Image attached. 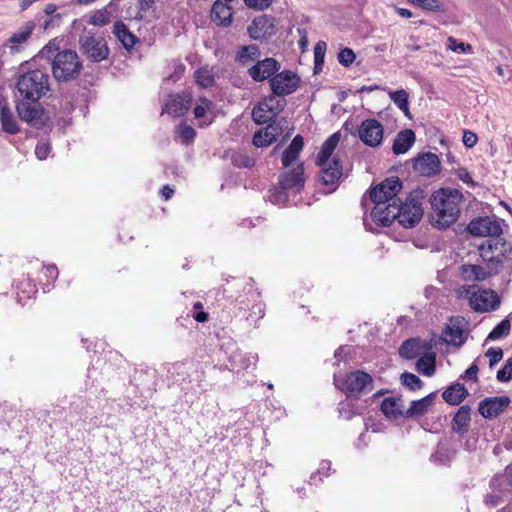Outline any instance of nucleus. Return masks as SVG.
I'll list each match as a JSON object with an SVG mask.
<instances>
[{
    "label": "nucleus",
    "instance_id": "nucleus-1",
    "mask_svg": "<svg viewBox=\"0 0 512 512\" xmlns=\"http://www.w3.org/2000/svg\"><path fill=\"white\" fill-rule=\"evenodd\" d=\"M41 58L52 61V73L60 82L76 79L82 70V63L78 54L73 50H59L56 40L50 41L39 52Z\"/></svg>",
    "mask_w": 512,
    "mask_h": 512
},
{
    "label": "nucleus",
    "instance_id": "nucleus-2",
    "mask_svg": "<svg viewBox=\"0 0 512 512\" xmlns=\"http://www.w3.org/2000/svg\"><path fill=\"white\" fill-rule=\"evenodd\" d=\"M339 132L332 134L323 144L317 155L316 164L320 167V181L325 186L324 192L329 194L336 189V185L342 177V165L334 154L340 142Z\"/></svg>",
    "mask_w": 512,
    "mask_h": 512
},
{
    "label": "nucleus",
    "instance_id": "nucleus-3",
    "mask_svg": "<svg viewBox=\"0 0 512 512\" xmlns=\"http://www.w3.org/2000/svg\"><path fill=\"white\" fill-rule=\"evenodd\" d=\"M462 200L463 195L457 189L441 188L435 191L430 198L433 224L443 229L456 222Z\"/></svg>",
    "mask_w": 512,
    "mask_h": 512
},
{
    "label": "nucleus",
    "instance_id": "nucleus-4",
    "mask_svg": "<svg viewBox=\"0 0 512 512\" xmlns=\"http://www.w3.org/2000/svg\"><path fill=\"white\" fill-rule=\"evenodd\" d=\"M425 198L423 190L416 189L410 192L405 201L399 200L395 206H392L391 211H388L382 226H389L395 220L405 228H412L416 226L422 219L424 210L422 201Z\"/></svg>",
    "mask_w": 512,
    "mask_h": 512
},
{
    "label": "nucleus",
    "instance_id": "nucleus-5",
    "mask_svg": "<svg viewBox=\"0 0 512 512\" xmlns=\"http://www.w3.org/2000/svg\"><path fill=\"white\" fill-rule=\"evenodd\" d=\"M303 145V138L297 135L282 154V164L286 171L280 175L279 185L283 190L299 192L304 185L303 165L298 163Z\"/></svg>",
    "mask_w": 512,
    "mask_h": 512
},
{
    "label": "nucleus",
    "instance_id": "nucleus-6",
    "mask_svg": "<svg viewBox=\"0 0 512 512\" xmlns=\"http://www.w3.org/2000/svg\"><path fill=\"white\" fill-rule=\"evenodd\" d=\"M401 189L402 183L400 179L391 177L385 179L371 190L370 197L374 203L371 217L374 222L381 225L384 221L383 217H386L388 211H391L392 206L399 203L398 193Z\"/></svg>",
    "mask_w": 512,
    "mask_h": 512
},
{
    "label": "nucleus",
    "instance_id": "nucleus-7",
    "mask_svg": "<svg viewBox=\"0 0 512 512\" xmlns=\"http://www.w3.org/2000/svg\"><path fill=\"white\" fill-rule=\"evenodd\" d=\"M50 91V77L41 70H32L18 76L16 81V99L33 103L46 96Z\"/></svg>",
    "mask_w": 512,
    "mask_h": 512
},
{
    "label": "nucleus",
    "instance_id": "nucleus-8",
    "mask_svg": "<svg viewBox=\"0 0 512 512\" xmlns=\"http://www.w3.org/2000/svg\"><path fill=\"white\" fill-rule=\"evenodd\" d=\"M457 295L467 299L470 307L478 312L495 310L499 305V298L494 291L481 289L475 284L460 287Z\"/></svg>",
    "mask_w": 512,
    "mask_h": 512
},
{
    "label": "nucleus",
    "instance_id": "nucleus-9",
    "mask_svg": "<svg viewBox=\"0 0 512 512\" xmlns=\"http://www.w3.org/2000/svg\"><path fill=\"white\" fill-rule=\"evenodd\" d=\"M335 385L348 397L359 398L372 389L373 379L370 374L357 370L344 377L335 376Z\"/></svg>",
    "mask_w": 512,
    "mask_h": 512
},
{
    "label": "nucleus",
    "instance_id": "nucleus-10",
    "mask_svg": "<svg viewBox=\"0 0 512 512\" xmlns=\"http://www.w3.org/2000/svg\"><path fill=\"white\" fill-rule=\"evenodd\" d=\"M286 101L275 95L262 99L252 110V118L257 124H265L274 119L284 108Z\"/></svg>",
    "mask_w": 512,
    "mask_h": 512
},
{
    "label": "nucleus",
    "instance_id": "nucleus-11",
    "mask_svg": "<svg viewBox=\"0 0 512 512\" xmlns=\"http://www.w3.org/2000/svg\"><path fill=\"white\" fill-rule=\"evenodd\" d=\"M269 84L273 95L279 98L295 92L299 87L300 77L294 71L285 69L278 71Z\"/></svg>",
    "mask_w": 512,
    "mask_h": 512
},
{
    "label": "nucleus",
    "instance_id": "nucleus-12",
    "mask_svg": "<svg viewBox=\"0 0 512 512\" xmlns=\"http://www.w3.org/2000/svg\"><path fill=\"white\" fill-rule=\"evenodd\" d=\"M358 137L370 148L381 146L384 139V127L376 119H366L358 127Z\"/></svg>",
    "mask_w": 512,
    "mask_h": 512
},
{
    "label": "nucleus",
    "instance_id": "nucleus-13",
    "mask_svg": "<svg viewBox=\"0 0 512 512\" xmlns=\"http://www.w3.org/2000/svg\"><path fill=\"white\" fill-rule=\"evenodd\" d=\"M80 48L82 52L92 61L100 62L109 54L108 47L102 38H95L90 34L80 37Z\"/></svg>",
    "mask_w": 512,
    "mask_h": 512
},
{
    "label": "nucleus",
    "instance_id": "nucleus-14",
    "mask_svg": "<svg viewBox=\"0 0 512 512\" xmlns=\"http://www.w3.org/2000/svg\"><path fill=\"white\" fill-rule=\"evenodd\" d=\"M468 231L473 236L498 237L502 234V227L494 217H479L468 225Z\"/></svg>",
    "mask_w": 512,
    "mask_h": 512
},
{
    "label": "nucleus",
    "instance_id": "nucleus-15",
    "mask_svg": "<svg viewBox=\"0 0 512 512\" xmlns=\"http://www.w3.org/2000/svg\"><path fill=\"white\" fill-rule=\"evenodd\" d=\"M247 30L254 40L269 38L277 31L276 19L270 15H261L252 21Z\"/></svg>",
    "mask_w": 512,
    "mask_h": 512
},
{
    "label": "nucleus",
    "instance_id": "nucleus-16",
    "mask_svg": "<svg viewBox=\"0 0 512 512\" xmlns=\"http://www.w3.org/2000/svg\"><path fill=\"white\" fill-rule=\"evenodd\" d=\"M281 68V64L275 58L258 60L248 68L249 76L256 82L270 80Z\"/></svg>",
    "mask_w": 512,
    "mask_h": 512
},
{
    "label": "nucleus",
    "instance_id": "nucleus-17",
    "mask_svg": "<svg viewBox=\"0 0 512 512\" xmlns=\"http://www.w3.org/2000/svg\"><path fill=\"white\" fill-rule=\"evenodd\" d=\"M17 112L22 121L32 126H39L44 123V113L42 107L36 102L17 100Z\"/></svg>",
    "mask_w": 512,
    "mask_h": 512
},
{
    "label": "nucleus",
    "instance_id": "nucleus-18",
    "mask_svg": "<svg viewBox=\"0 0 512 512\" xmlns=\"http://www.w3.org/2000/svg\"><path fill=\"white\" fill-rule=\"evenodd\" d=\"M510 404L508 396L488 397L479 404V413L484 418H494L502 413Z\"/></svg>",
    "mask_w": 512,
    "mask_h": 512
},
{
    "label": "nucleus",
    "instance_id": "nucleus-19",
    "mask_svg": "<svg viewBox=\"0 0 512 512\" xmlns=\"http://www.w3.org/2000/svg\"><path fill=\"white\" fill-rule=\"evenodd\" d=\"M413 168L420 175L430 177L439 172L440 161L436 154L425 153L415 159Z\"/></svg>",
    "mask_w": 512,
    "mask_h": 512
},
{
    "label": "nucleus",
    "instance_id": "nucleus-20",
    "mask_svg": "<svg viewBox=\"0 0 512 512\" xmlns=\"http://www.w3.org/2000/svg\"><path fill=\"white\" fill-rule=\"evenodd\" d=\"M432 349V345L418 338H412L406 340L399 349V354L405 359H414L424 355L426 352Z\"/></svg>",
    "mask_w": 512,
    "mask_h": 512
},
{
    "label": "nucleus",
    "instance_id": "nucleus-21",
    "mask_svg": "<svg viewBox=\"0 0 512 512\" xmlns=\"http://www.w3.org/2000/svg\"><path fill=\"white\" fill-rule=\"evenodd\" d=\"M34 29L35 24L30 21L26 22L17 31H15L6 43L10 52L17 53L21 51L23 45L28 41Z\"/></svg>",
    "mask_w": 512,
    "mask_h": 512
},
{
    "label": "nucleus",
    "instance_id": "nucleus-22",
    "mask_svg": "<svg viewBox=\"0 0 512 512\" xmlns=\"http://www.w3.org/2000/svg\"><path fill=\"white\" fill-rule=\"evenodd\" d=\"M191 106V96L187 93L172 95L166 102L164 112L178 117L183 115Z\"/></svg>",
    "mask_w": 512,
    "mask_h": 512
},
{
    "label": "nucleus",
    "instance_id": "nucleus-23",
    "mask_svg": "<svg viewBox=\"0 0 512 512\" xmlns=\"http://www.w3.org/2000/svg\"><path fill=\"white\" fill-rule=\"evenodd\" d=\"M211 19L219 26L228 27L232 22V8L221 0L215 1L211 9Z\"/></svg>",
    "mask_w": 512,
    "mask_h": 512
},
{
    "label": "nucleus",
    "instance_id": "nucleus-24",
    "mask_svg": "<svg viewBox=\"0 0 512 512\" xmlns=\"http://www.w3.org/2000/svg\"><path fill=\"white\" fill-rule=\"evenodd\" d=\"M415 142V133L411 129L400 131L393 143V153L396 155L406 153Z\"/></svg>",
    "mask_w": 512,
    "mask_h": 512
},
{
    "label": "nucleus",
    "instance_id": "nucleus-25",
    "mask_svg": "<svg viewBox=\"0 0 512 512\" xmlns=\"http://www.w3.org/2000/svg\"><path fill=\"white\" fill-rule=\"evenodd\" d=\"M278 134V128L274 124H269L267 127L260 129L254 134L253 144L256 147H267L276 140Z\"/></svg>",
    "mask_w": 512,
    "mask_h": 512
},
{
    "label": "nucleus",
    "instance_id": "nucleus-26",
    "mask_svg": "<svg viewBox=\"0 0 512 512\" xmlns=\"http://www.w3.org/2000/svg\"><path fill=\"white\" fill-rule=\"evenodd\" d=\"M113 33L127 50H131L137 42V37L129 31L122 21H117L114 24Z\"/></svg>",
    "mask_w": 512,
    "mask_h": 512
},
{
    "label": "nucleus",
    "instance_id": "nucleus-27",
    "mask_svg": "<svg viewBox=\"0 0 512 512\" xmlns=\"http://www.w3.org/2000/svg\"><path fill=\"white\" fill-rule=\"evenodd\" d=\"M444 341L456 347H460L464 343L463 330L459 321L452 320L450 322L444 332Z\"/></svg>",
    "mask_w": 512,
    "mask_h": 512
},
{
    "label": "nucleus",
    "instance_id": "nucleus-28",
    "mask_svg": "<svg viewBox=\"0 0 512 512\" xmlns=\"http://www.w3.org/2000/svg\"><path fill=\"white\" fill-rule=\"evenodd\" d=\"M460 270L461 277L466 281H484L490 276V273L479 265H462Z\"/></svg>",
    "mask_w": 512,
    "mask_h": 512
},
{
    "label": "nucleus",
    "instance_id": "nucleus-29",
    "mask_svg": "<svg viewBox=\"0 0 512 512\" xmlns=\"http://www.w3.org/2000/svg\"><path fill=\"white\" fill-rule=\"evenodd\" d=\"M435 361L436 354L431 349L419 357L416 363V369L425 376H432L435 373Z\"/></svg>",
    "mask_w": 512,
    "mask_h": 512
},
{
    "label": "nucleus",
    "instance_id": "nucleus-30",
    "mask_svg": "<svg viewBox=\"0 0 512 512\" xmlns=\"http://www.w3.org/2000/svg\"><path fill=\"white\" fill-rule=\"evenodd\" d=\"M467 390L463 384H454L443 392L444 400L451 405H458L467 396Z\"/></svg>",
    "mask_w": 512,
    "mask_h": 512
},
{
    "label": "nucleus",
    "instance_id": "nucleus-31",
    "mask_svg": "<svg viewBox=\"0 0 512 512\" xmlns=\"http://www.w3.org/2000/svg\"><path fill=\"white\" fill-rule=\"evenodd\" d=\"M213 104L206 98H200L196 107L194 108V115L196 118H205L201 125L207 126L213 121L212 113Z\"/></svg>",
    "mask_w": 512,
    "mask_h": 512
},
{
    "label": "nucleus",
    "instance_id": "nucleus-32",
    "mask_svg": "<svg viewBox=\"0 0 512 512\" xmlns=\"http://www.w3.org/2000/svg\"><path fill=\"white\" fill-rule=\"evenodd\" d=\"M433 400L434 395L430 394L420 400L412 401L410 408L405 413V416L415 417L424 415L428 411V408L433 404Z\"/></svg>",
    "mask_w": 512,
    "mask_h": 512
},
{
    "label": "nucleus",
    "instance_id": "nucleus-33",
    "mask_svg": "<svg viewBox=\"0 0 512 512\" xmlns=\"http://www.w3.org/2000/svg\"><path fill=\"white\" fill-rule=\"evenodd\" d=\"M381 410L386 417L396 419L398 416L403 415L402 403L400 399L386 398L382 401Z\"/></svg>",
    "mask_w": 512,
    "mask_h": 512
},
{
    "label": "nucleus",
    "instance_id": "nucleus-34",
    "mask_svg": "<svg viewBox=\"0 0 512 512\" xmlns=\"http://www.w3.org/2000/svg\"><path fill=\"white\" fill-rule=\"evenodd\" d=\"M470 421V408L462 406L458 409L452 421V428L454 431L463 433Z\"/></svg>",
    "mask_w": 512,
    "mask_h": 512
},
{
    "label": "nucleus",
    "instance_id": "nucleus-35",
    "mask_svg": "<svg viewBox=\"0 0 512 512\" xmlns=\"http://www.w3.org/2000/svg\"><path fill=\"white\" fill-rule=\"evenodd\" d=\"M260 49L257 45L242 46L237 54V60L242 65H249L260 57Z\"/></svg>",
    "mask_w": 512,
    "mask_h": 512
},
{
    "label": "nucleus",
    "instance_id": "nucleus-36",
    "mask_svg": "<svg viewBox=\"0 0 512 512\" xmlns=\"http://www.w3.org/2000/svg\"><path fill=\"white\" fill-rule=\"evenodd\" d=\"M389 96L394 104L405 114V116L411 118L408 103V93L404 89H400L397 91H390Z\"/></svg>",
    "mask_w": 512,
    "mask_h": 512
},
{
    "label": "nucleus",
    "instance_id": "nucleus-37",
    "mask_svg": "<svg viewBox=\"0 0 512 512\" xmlns=\"http://www.w3.org/2000/svg\"><path fill=\"white\" fill-rule=\"evenodd\" d=\"M0 121L4 131L10 134H16L19 131L13 113L9 108L0 113Z\"/></svg>",
    "mask_w": 512,
    "mask_h": 512
},
{
    "label": "nucleus",
    "instance_id": "nucleus-38",
    "mask_svg": "<svg viewBox=\"0 0 512 512\" xmlns=\"http://www.w3.org/2000/svg\"><path fill=\"white\" fill-rule=\"evenodd\" d=\"M111 17V12L108 10L107 7H104L93 12L89 16L88 23L94 26H105L110 22Z\"/></svg>",
    "mask_w": 512,
    "mask_h": 512
},
{
    "label": "nucleus",
    "instance_id": "nucleus-39",
    "mask_svg": "<svg viewBox=\"0 0 512 512\" xmlns=\"http://www.w3.org/2000/svg\"><path fill=\"white\" fill-rule=\"evenodd\" d=\"M195 79L199 86L207 88L214 84V74L208 67H201L195 72Z\"/></svg>",
    "mask_w": 512,
    "mask_h": 512
},
{
    "label": "nucleus",
    "instance_id": "nucleus-40",
    "mask_svg": "<svg viewBox=\"0 0 512 512\" xmlns=\"http://www.w3.org/2000/svg\"><path fill=\"white\" fill-rule=\"evenodd\" d=\"M510 331V322L507 319L501 321L488 335L491 340H497L504 336H507Z\"/></svg>",
    "mask_w": 512,
    "mask_h": 512
},
{
    "label": "nucleus",
    "instance_id": "nucleus-41",
    "mask_svg": "<svg viewBox=\"0 0 512 512\" xmlns=\"http://www.w3.org/2000/svg\"><path fill=\"white\" fill-rule=\"evenodd\" d=\"M402 384L410 390H418L422 387L421 379L412 373H403L401 375Z\"/></svg>",
    "mask_w": 512,
    "mask_h": 512
},
{
    "label": "nucleus",
    "instance_id": "nucleus-42",
    "mask_svg": "<svg viewBox=\"0 0 512 512\" xmlns=\"http://www.w3.org/2000/svg\"><path fill=\"white\" fill-rule=\"evenodd\" d=\"M356 58L354 51L350 48H343L338 53V61L341 65L348 67L350 66Z\"/></svg>",
    "mask_w": 512,
    "mask_h": 512
},
{
    "label": "nucleus",
    "instance_id": "nucleus-43",
    "mask_svg": "<svg viewBox=\"0 0 512 512\" xmlns=\"http://www.w3.org/2000/svg\"><path fill=\"white\" fill-rule=\"evenodd\" d=\"M497 380L500 382H508L512 379V357L509 358L502 369L497 372Z\"/></svg>",
    "mask_w": 512,
    "mask_h": 512
},
{
    "label": "nucleus",
    "instance_id": "nucleus-44",
    "mask_svg": "<svg viewBox=\"0 0 512 512\" xmlns=\"http://www.w3.org/2000/svg\"><path fill=\"white\" fill-rule=\"evenodd\" d=\"M326 48L327 45L324 41H319L316 43L314 47V61L316 66L323 64Z\"/></svg>",
    "mask_w": 512,
    "mask_h": 512
},
{
    "label": "nucleus",
    "instance_id": "nucleus-45",
    "mask_svg": "<svg viewBox=\"0 0 512 512\" xmlns=\"http://www.w3.org/2000/svg\"><path fill=\"white\" fill-rule=\"evenodd\" d=\"M178 133H179V136L181 137V139L185 143L192 141L196 135L195 130L192 127L187 126V125L179 126Z\"/></svg>",
    "mask_w": 512,
    "mask_h": 512
},
{
    "label": "nucleus",
    "instance_id": "nucleus-46",
    "mask_svg": "<svg viewBox=\"0 0 512 512\" xmlns=\"http://www.w3.org/2000/svg\"><path fill=\"white\" fill-rule=\"evenodd\" d=\"M486 356L489 358L490 367H492L503 358V351L501 348H489Z\"/></svg>",
    "mask_w": 512,
    "mask_h": 512
},
{
    "label": "nucleus",
    "instance_id": "nucleus-47",
    "mask_svg": "<svg viewBox=\"0 0 512 512\" xmlns=\"http://www.w3.org/2000/svg\"><path fill=\"white\" fill-rule=\"evenodd\" d=\"M245 4L254 10L262 11L270 7L273 0H244Z\"/></svg>",
    "mask_w": 512,
    "mask_h": 512
},
{
    "label": "nucleus",
    "instance_id": "nucleus-48",
    "mask_svg": "<svg viewBox=\"0 0 512 512\" xmlns=\"http://www.w3.org/2000/svg\"><path fill=\"white\" fill-rule=\"evenodd\" d=\"M421 8L432 12H444L446 10L440 0H425Z\"/></svg>",
    "mask_w": 512,
    "mask_h": 512
},
{
    "label": "nucleus",
    "instance_id": "nucleus-49",
    "mask_svg": "<svg viewBox=\"0 0 512 512\" xmlns=\"http://www.w3.org/2000/svg\"><path fill=\"white\" fill-rule=\"evenodd\" d=\"M50 151L49 144L46 142H40L35 148V154L39 160H44L48 156Z\"/></svg>",
    "mask_w": 512,
    "mask_h": 512
},
{
    "label": "nucleus",
    "instance_id": "nucleus-50",
    "mask_svg": "<svg viewBox=\"0 0 512 512\" xmlns=\"http://www.w3.org/2000/svg\"><path fill=\"white\" fill-rule=\"evenodd\" d=\"M463 143L466 147L472 148L477 143V135L472 131H465L463 134Z\"/></svg>",
    "mask_w": 512,
    "mask_h": 512
},
{
    "label": "nucleus",
    "instance_id": "nucleus-51",
    "mask_svg": "<svg viewBox=\"0 0 512 512\" xmlns=\"http://www.w3.org/2000/svg\"><path fill=\"white\" fill-rule=\"evenodd\" d=\"M448 41L450 42V45L449 47L453 50V51H458L460 50L461 52H465L466 51V45L464 43H459V44H456V40L452 37H450L448 39ZM467 48H470L469 45H467Z\"/></svg>",
    "mask_w": 512,
    "mask_h": 512
},
{
    "label": "nucleus",
    "instance_id": "nucleus-52",
    "mask_svg": "<svg viewBox=\"0 0 512 512\" xmlns=\"http://www.w3.org/2000/svg\"><path fill=\"white\" fill-rule=\"evenodd\" d=\"M477 373H478V367H477V365L473 364L465 371V377L476 381Z\"/></svg>",
    "mask_w": 512,
    "mask_h": 512
},
{
    "label": "nucleus",
    "instance_id": "nucleus-53",
    "mask_svg": "<svg viewBox=\"0 0 512 512\" xmlns=\"http://www.w3.org/2000/svg\"><path fill=\"white\" fill-rule=\"evenodd\" d=\"M330 469H331V463H330V461L323 460V461L320 463V466H319L318 472L327 476V475H329V471H330Z\"/></svg>",
    "mask_w": 512,
    "mask_h": 512
},
{
    "label": "nucleus",
    "instance_id": "nucleus-54",
    "mask_svg": "<svg viewBox=\"0 0 512 512\" xmlns=\"http://www.w3.org/2000/svg\"><path fill=\"white\" fill-rule=\"evenodd\" d=\"M395 11L399 16H401L403 18H411L412 17V12L408 9L396 7Z\"/></svg>",
    "mask_w": 512,
    "mask_h": 512
},
{
    "label": "nucleus",
    "instance_id": "nucleus-55",
    "mask_svg": "<svg viewBox=\"0 0 512 512\" xmlns=\"http://www.w3.org/2000/svg\"><path fill=\"white\" fill-rule=\"evenodd\" d=\"M138 1H139L140 9L143 11L150 9L155 2V0H138Z\"/></svg>",
    "mask_w": 512,
    "mask_h": 512
},
{
    "label": "nucleus",
    "instance_id": "nucleus-56",
    "mask_svg": "<svg viewBox=\"0 0 512 512\" xmlns=\"http://www.w3.org/2000/svg\"><path fill=\"white\" fill-rule=\"evenodd\" d=\"M174 190L169 186H164L162 189V196L168 200L172 197Z\"/></svg>",
    "mask_w": 512,
    "mask_h": 512
},
{
    "label": "nucleus",
    "instance_id": "nucleus-57",
    "mask_svg": "<svg viewBox=\"0 0 512 512\" xmlns=\"http://www.w3.org/2000/svg\"><path fill=\"white\" fill-rule=\"evenodd\" d=\"M194 318L196 321L203 323L208 320V314L203 311H200L196 315H194Z\"/></svg>",
    "mask_w": 512,
    "mask_h": 512
},
{
    "label": "nucleus",
    "instance_id": "nucleus-58",
    "mask_svg": "<svg viewBox=\"0 0 512 512\" xmlns=\"http://www.w3.org/2000/svg\"><path fill=\"white\" fill-rule=\"evenodd\" d=\"M56 9H57L56 5H54V4H47L45 6L44 12L47 15H51V14H53L56 11Z\"/></svg>",
    "mask_w": 512,
    "mask_h": 512
},
{
    "label": "nucleus",
    "instance_id": "nucleus-59",
    "mask_svg": "<svg viewBox=\"0 0 512 512\" xmlns=\"http://www.w3.org/2000/svg\"><path fill=\"white\" fill-rule=\"evenodd\" d=\"M459 177L465 183H469L471 181V176L467 171L460 172Z\"/></svg>",
    "mask_w": 512,
    "mask_h": 512
},
{
    "label": "nucleus",
    "instance_id": "nucleus-60",
    "mask_svg": "<svg viewBox=\"0 0 512 512\" xmlns=\"http://www.w3.org/2000/svg\"><path fill=\"white\" fill-rule=\"evenodd\" d=\"M9 107L7 105L6 99L0 95V113H2L4 110H7Z\"/></svg>",
    "mask_w": 512,
    "mask_h": 512
},
{
    "label": "nucleus",
    "instance_id": "nucleus-61",
    "mask_svg": "<svg viewBox=\"0 0 512 512\" xmlns=\"http://www.w3.org/2000/svg\"><path fill=\"white\" fill-rule=\"evenodd\" d=\"M411 4L416 5L418 7H422L425 0H408Z\"/></svg>",
    "mask_w": 512,
    "mask_h": 512
},
{
    "label": "nucleus",
    "instance_id": "nucleus-62",
    "mask_svg": "<svg viewBox=\"0 0 512 512\" xmlns=\"http://www.w3.org/2000/svg\"><path fill=\"white\" fill-rule=\"evenodd\" d=\"M96 0H76V2L80 5H88V4H91L93 2H95Z\"/></svg>",
    "mask_w": 512,
    "mask_h": 512
},
{
    "label": "nucleus",
    "instance_id": "nucleus-63",
    "mask_svg": "<svg viewBox=\"0 0 512 512\" xmlns=\"http://www.w3.org/2000/svg\"><path fill=\"white\" fill-rule=\"evenodd\" d=\"M253 164H254V160H253V159H251V158H247V159L245 160V162H244V166H245V167H251V166H253Z\"/></svg>",
    "mask_w": 512,
    "mask_h": 512
},
{
    "label": "nucleus",
    "instance_id": "nucleus-64",
    "mask_svg": "<svg viewBox=\"0 0 512 512\" xmlns=\"http://www.w3.org/2000/svg\"><path fill=\"white\" fill-rule=\"evenodd\" d=\"M47 272L50 275H52L54 272L57 274L56 267H54V266L47 267Z\"/></svg>",
    "mask_w": 512,
    "mask_h": 512
}]
</instances>
